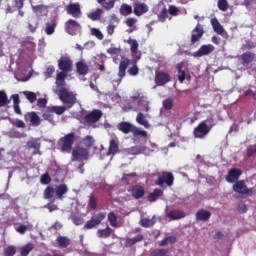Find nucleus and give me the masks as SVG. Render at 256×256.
Listing matches in <instances>:
<instances>
[{
    "label": "nucleus",
    "mask_w": 256,
    "mask_h": 256,
    "mask_svg": "<svg viewBox=\"0 0 256 256\" xmlns=\"http://www.w3.org/2000/svg\"><path fill=\"white\" fill-rule=\"evenodd\" d=\"M141 227H144L145 229H149V227H153L155 225V222L149 218H142L140 220Z\"/></svg>",
    "instance_id": "09e8293b"
},
{
    "label": "nucleus",
    "mask_w": 256,
    "mask_h": 256,
    "mask_svg": "<svg viewBox=\"0 0 256 256\" xmlns=\"http://www.w3.org/2000/svg\"><path fill=\"white\" fill-rule=\"evenodd\" d=\"M232 189L233 192L237 193L238 195H245L246 197H253V195H256L255 188L247 187L244 180H239L234 183Z\"/></svg>",
    "instance_id": "20e7f679"
},
{
    "label": "nucleus",
    "mask_w": 256,
    "mask_h": 256,
    "mask_svg": "<svg viewBox=\"0 0 256 256\" xmlns=\"http://www.w3.org/2000/svg\"><path fill=\"white\" fill-rule=\"evenodd\" d=\"M34 248L33 244L28 243L25 246L21 248L20 255L21 256H27L29 255V252Z\"/></svg>",
    "instance_id": "603ef678"
},
{
    "label": "nucleus",
    "mask_w": 256,
    "mask_h": 256,
    "mask_svg": "<svg viewBox=\"0 0 256 256\" xmlns=\"http://www.w3.org/2000/svg\"><path fill=\"white\" fill-rule=\"evenodd\" d=\"M211 219V212L205 209H200L196 212V221H209Z\"/></svg>",
    "instance_id": "b1692460"
},
{
    "label": "nucleus",
    "mask_w": 256,
    "mask_h": 256,
    "mask_svg": "<svg viewBox=\"0 0 256 256\" xmlns=\"http://www.w3.org/2000/svg\"><path fill=\"white\" fill-rule=\"evenodd\" d=\"M56 241L62 249H67V246L71 245V240L67 236H58Z\"/></svg>",
    "instance_id": "473e14b6"
},
{
    "label": "nucleus",
    "mask_w": 256,
    "mask_h": 256,
    "mask_svg": "<svg viewBox=\"0 0 256 256\" xmlns=\"http://www.w3.org/2000/svg\"><path fill=\"white\" fill-rule=\"evenodd\" d=\"M136 123H138V125H142L143 127H145V129H149L150 127L149 121H147L145 115L141 112L138 113L136 116Z\"/></svg>",
    "instance_id": "72a5a7b5"
},
{
    "label": "nucleus",
    "mask_w": 256,
    "mask_h": 256,
    "mask_svg": "<svg viewBox=\"0 0 256 256\" xmlns=\"http://www.w3.org/2000/svg\"><path fill=\"white\" fill-rule=\"evenodd\" d=\"M168 12L173 17H177V15H179V8H177L176 6L170 5Z\"/></svg>",
    "instance_id": "774afa93"
},
{
    "label": "nucleus",
    "mask_w": 256,
    "mask_h": 256,
    "mask_svg": "<svg viewBox=\"0 0 256 256\" xmlns=\"http://www.w3.org/2000/svg\"><path fill=\"white\" fill-rule=\"evenodd\" d=\"M90 33L91 35H93V37H96V39H99V41H103V38H104L103 32H101L99 28H91Z\"/></svg>",
    "instance_id": "3c124183"
},
{
    "label": "nucleus",
    "mask_w": 256,
    "mask_h": 256,
    "mask_svg": "<svg viewBox=\"0 0 256 256\" xmlns=\"http://www.w3.org/2000/svg\"><path fill=\"white\" fill-rule=\"evenodd\" d=\"M175 181V176H173V173L164 171L160 175H158L157 179L155 180V185H158V187H173V183Z\"/></svg>",
    "instance_id": "39448f33"
},
{
    "label": "nucleus",
    "mask_w": 256,
    "mask_h": 256,
    "mask_svg": "<svg viewBox=\"0 0 256 256\" xmlns=\"http://www.w3.org/2000/svg\"><path fill=\"white\" fill-rule=\"evenodd\" d=\"M129 192L131 193L133 199L136 200L143 199V197H145V187L141 185H133Z\"/></svg>",
    "instance_id": "a211bd4d"
},
{
    "label": "nucleus",
    "mask_w": 256,
    "mask_h": 256,
    "mask_svg": "<svg viewBox=\"0 0 256 256\" xmlns=\"http://www.w3.org/2000/svg\"><path fill=\"white\" fill-rule=\"evenodd\" d=\"M171 81V75L166 73L165 71H156L155 74V83L158 87H163V85H167Z\"/></svg>",
    "instance_id": "f8f14e48"
},
{
    "label": "nucleus",
    "mask_w": 256,
    "mask_h": 256,
    "mask_svg": "<svg viewBox=\"0 0 256 256\" xmlns=\"http://www.w3.org/2000/svg\"><path fill=\"white\" fill-rule=\"evenodd\" d=\"M88 207H90L92 211H95V209H97V197H95V194H90Z\"/></svg>",
    "instance_id": "8fccbe9b"
},
{
    "label": "nucleus",
    "mask_w": 256,
    "mask_h": 256,
    "mask_svg": "<svg viewBox=\"0 0 256 256\" xmlns=\"http://www.w3.org/2000/svg\"><path fill=\"white\" fill-rule=\"evenodd\" d=\"M134 126L135 125L130 122L122 121L117 125V129L118 131H121V133H124V135H129V133H132Z\"/></svg>",
    "instance_id": "412c9836"
},
{
    "label": "nucleus",
    "mask_w": 256,
    "mask_h": 256,
    "mask_svg": "<svg viewBox=\"0 0 256 256\" xmlns=\"http://www.w3.org/2000/svg\"><path fill=\"white\" fill-rule=\"evenodd\" d=\"M12 125L14 127H17V129H25L26 125L23 120L16 119L15 121L12 122Z\"/></svg>",
    "instance_id": "0e129e2a"
},
{
    "label": "nucleus",
    "mask_w": 256,
    "mask_h": 256,
    "mask_svg": "<svg viewBox=\"0 0 256 256\" xmlns=\"http://www.w3.org/2000/svg\"><path fill=\"white\" fill-rule=\"evenodd\" d=\"M55 191L58 199H63V196L67 193V191H69V188H67V185L61 184L56 187Z\"/></svg>",
    "instance_id": "e433bc0d"
},
{
    "label": "nucleus",
    "mask_w": 256,
    "mask_h": 256,
    "mask_svg": "<svg viewBox=\"0 0 256 256\" xmlns=\"http://www.w3.org/2000/svg\"><path fill=\"white\" fill-rule=\"evenodd\" d=\"M42 119H44V121H49L50 123L53 122V112H51V108L42 114Z\"/></svg>",
    "instance_id": "680f3d73"
},
{
    "label": "nucleus",
    "mask_w": 256,
    "mask_h": 256,
    "mask_svg": "<svg viewBox=\"0 0 256 256\" xmlns=\"http://www.w3.org/2000/svg\"><path fill=\"white\" fill-rule=\"evenodd\" d=\"M58 68L60 71L71 73L73 71V60L69 56H62L58 60Z\"/></svg>",
    "instance_id": "9b49d317"
},
{
    "label": "nucleus",
    "mask_w": 256,
    "mask_h": 256,
    "mask_svg": "<svg viewBox=\"0 0 256 256\" xmlns=\"http://www.w3.org/2000/svg\"><path fill=\"white\" fill-rule=\"evenodd\" d=\"M112 234H113V230L109 226H107L105 229L97 230V236L100 239H108V237H111Z\"/></svg>",
    "instance_id": "c756f323"
},
{
    "label": "nucleus",
    "mask_w": 256,
    "mask_h": 256,
    "mask_svg": "<svg viewBox=\"0 0 256 256\" xmlns=\"http://www.w3.org/2000/svg\"><path fill=\"white\" fill-rule=\"evenodd\" d=\"M40 183L42 185H49L51 183V176H49V173L42 174L40 177Z\"/></svg>",
    "instance_id": "4d7b16f0"
},
{
    "label": "nucleus",
    "mask_w": 256,
    "mask_h": 256,
    "mask_svg": "<svg viewBox=\"0 0 256 256\" xmlns=\"http://www.w3.org/2000/svg\"><path fill=\"white\" fill-rule=\"evenodd\" d=\"M68 107L67 106H52L50 107V111L52 113H56V115H63L65 111H67Z\"/></svg>",
    "instance_id": "37998d69"
},
{
    "label": "nucleus",
    "mask_w": 256,
    "mask_h": 256,
    "mask_svg": "<svg viewBox=\"0 0 256 256\" xmlns=\"http://www.w3.org/2000/svg\"><path fill=\"white\" fill-rule=\"evenodd\" d=\"M168 17H169V11L167 10V8H163V10L158 14V21L160 23H165Z\"/></svg>",
    "instance_id": "de8ad7c7"
},
{
    "label": "nucleus",
    "mask_w": 256,
    "mask_h": 256,
    "mask_svg": "<svg viewBox=\"0 0 256 256\" xmlns=\"http://www.w3.org/2000/svg\"><path fill=\"white\" fill-rule=\"evenodd\" d=\"M205 34V30H203V25L197 24L195 29L192 30L191 34V44L195 45V43L199 42L201 40V37Z\"/></svg>",
    "instance_id": "ddd939ff"
},
{
    "label": "nucleus",
    "mask_w": 256,
    "mask_h": 256,
    "mask_svg": "<svg viewBox=\"0 0 256 256\" xmlns=\"http://www.w3.org/2000/svg\"><path fill=\"white\" fill-rule=\"evenodd\" d=\"M177 243V237L175 236H168L165 237L163 240L160 241V247H165V245Z\"/></svg>",
    "instance_id": "79ce46f5"
},
{
    "label": "nucleus",
    "mask_w": 256,
    "mask_h": 256,
    "mask_svg": "<svg viewBox=\"0 0 256 256\" xmlns=\"http://www.w3.org/2000/svg\"><path fill=\"white\" fill-rule=\"evenodd\" d=\"M102 117L103 111H101L100 109H94L84 116V121L87 123V125H93L95 123H98V121H101Z\"/></svg>",
    "instance_id": "0eeeda50"
},
{
    "label": "nucleus",
    "mask_w": 256,
    "mask_h": 256,
    "mask_svg": "<svg viewBox=\"0 0 256 256\" xmlns=\"http://www.w3.org/2000/svg\"><path fill=\"white\" fill-rule=\"evenodd\" d=\"M76 73L85 77L89 73V65L85 61L81 60L76 63Z\"/></svg>",
    "instance_id": "4be33fe9"
},
{
    "label": "nucleus",
    "mask_w": 256,
    "mask_h": 256,
    "mask_svg": "<svg viewBox=\"0 0 256 256\" xmlns=\"http://www.w3.org/2000/svg\"><path fill=\"white\" fill-rule=\"evenodd\" d=\"M132 135L133 137H143L144 139H147V131L137 127V126H133L132 128Z\"/></svg>",
    "instance_id": "c9c22d12"
},
{
    "label": "nucleus",
    "mask_w": 256,
    "mask_h": 256,
    "mask_svg": "<svg viewBox=\"0 0 256 256\" xmlns=\"http://www.w3.org/2000/svg\"><path fill=\"white\" fill-rule=\"evenodd\" d=\"M129 75L132 77H135L136 75H139V67H137V64L133 65L128 69Z\"/></svg>",
    "instance_id": "69168bd1"
},
{
    "label": "nucleus",
    "mask_w": 256,
    "mask_h": 256,
    "mask_svg": "<svg viewBox=\"0 0 256 256\" xmlns=\"http://www.w3.org/2000/svg\"><path fill=\"white\" fill-rule=\"evenodd\" d=\"M100 5L106 11H111V9H113L115 7V0H110L109 2H102V4H100Z\"/></svg>",
    "instance_id": "13d9d810"
},
{
    "label": "nucleus",
    "mask_w": 256,
    "mask_h": 256,
    "mask_svg": "<svg viewBox=\"0 0 256 256\" xmlns=\"http://www.w3.org/2000/svg\"><path fill=\"white\" fill-rule=\"evenodd\" d=\"M55 29H57V20L54 19L45 23L44 32L46 35H53V33H55Z\"/></svg>",
    "instance_id": "a878e982"
},
{
    "label": "nucleus",
    "mask_w": 256,
    "mask_h": 256,
    "mask_svg": "<svg viewBox=\"0 0 256 256\" xmlns=\"http://www.w3.org/2000/svg\"><path fill=\"white\" fill-rule=\"evenodd\" d=\"M213 127H215V120L213 118L201 121L193 130L195 139H205Z\"/></svg>",
    "instance_id": "f257e3e1"
},
{
    "label": "nucleus",
    "mask_w": 256,
    "mask_h": 256,
    "mask_svg": "<svg viewBox=\"0 0 256 256\" xmlns=\"http://www.w3.org/2000/svg\"><path fill=\"white\" fill-rule=\"evenodd\" d=\"M133 13L136 17H141L145 13H149V6L143 2H135L133 4Z\"/></svg>",
    "instance_id": "2eb2a0df"
},
{
    "label": "nucleus",
    "mask_w": 256,
    "mask_h": 256,
    "mask_svg": "<svg viewBox=\"0 0 256 256\" xmlns=\"http://www.w3.org/2000/svg\"><path fill=\"white\" fill-rule=\"evenodd\" d=\"M131 63V60L129 58H122L118 67V77L119 79H123L125 75H127V68L129 67V64Z\"/></svg>",
    "instance_id": "6ab92c4d"
},
{
    "label": "nucleus",
    "mask_w": 256,
    "mask_h": 256,
    "mask_svg": "<svg viewBox=\"0 0 256 256\" xmlns=\"http://www.w3.org/2000/svg\"><path fill=\"white\" fill-rule=\"evenodd\" d=\"M185 216H186L185 211H182V210H171L166 214V217H168V219H171V221L184 219Z\"/></svg>",
    "instance_id": "5701e85b"
},
{
    "label": "nucleus",
    "mask_w": 256,
    "mask_h": 256,
    "mask_svg": "<svg viewBox=\"0 0 256 256\" xmlns=\"http://www.w3.org/2000/svg\"><path fill=\"white\" fill-rule=\"evenodd\" d=\"M108 151L110 155H117V152L119 151V144L115 139L110 140Z\"/></svg>",
    "instance_id": "ea45409f"
},
{
    "label": "nucleus",
    "mask_w": 256,
    "mask_h": 256,
    "mask_svg": "<svg viewBox=\"0 0 256 256\" xmlns=\"http://www.w3.org/2000/svg\"><path fill=\"white\" fill-rule=\"evenodd\" d=\"M69 72H65L61 70L60 72L57 73L56 75V85L57 87H65V80L68 77Z\"/></svg>",
    "instance_id": "393cba45"
},
{
    "label": "nucleus",
    "mask_w": 256,
    "mask_h": 256,
    "mask_svg": "<svg viewBox=\"0 0 256 256\" xmlns=\"http://www.w3.org/2000/svg\"><path fill=\"white\" fill-rule=\"evenodd\" d=\"M133 101H138V105L141 111H146V113H149L151 108L149 107V101H147V98L145 96H132Z\"/></svg>",
    "instance_id": "aec40b11"
},
{
    "label": "nucleus",
    "mask_w": 256,
    "mask_h": 256,
    "mask_svg": "<svg viewBox=\"0 0 256 256\" xmlns=\"http://www.w3.org/2000/svg\"><path fill=\"white\" fill-rule=\"evenodd\" d=\"M212 51H215L214 45L204 44L196 52L192 53V57H205V55H211Z\"/></svg>",
    "instance_id": "4468645a"
},
{
    "label": "nucleus",
    "mask_w": 256,
    "mask_h": 256,
    "mask_svg": "<svg viewBox=\"0 0 256 256\" xmlns=\"http://www.w3.org/2000/svg\"><path fill=\"white\" fill-rule=\"evenodd\" d=\"M75 132L68 133L58 140V147L62 153H71L75 144Z\"/></svg>",
    "instance_id": "7ed1b4c3"
},
{
    "label": "nucleus",
    "mask_w": 256,
    "mask_h": 256,
    "mask_svg": "<svg viewBox=\"0 0 256 256\" xmlns=\"http://www.w3.org/2000/svg\"><path fill=\"white\" fill-rule=\"evenodd\" d=\"M211 25L214 29V32L217 33V35H222V33H225V28L219 23V20L217 18H214L211 20Z\"/></svg>",
    "instance_id": "7c9ffc66"
},
{
    "label": "nucleus",
    "mask_w": 256,
    "mask_h": 256,
    "mask_svg": "<svg viewBox=\"0 0 256 256\" xmlns=\"http://www.w3.org/2000/svg\"><path fill=\"white\" fill-rule=\"evenodd\" d=\"M64 29L68 35H77V32L81 31V24L74 19H68L64 23Z\"/></svg>",
    "instance_id": "1a4fd4ad"
},
{
    "label": "nucleus",
    "mask_w": 256,
    "mask_h": 256,
    "mask_svg": "<svg viewBox=\"0 0 256 256\" xmlns=\"http://www.w3.org/2000/svg\"><path fill=\"white\" fill-rule=\"evenodd\" d=\"M167 255V250L165 249H155L151 252V256H165Z\"/></svg>",
    "instance_id": "338daca9"
},
{
    "label": "nucleus",
    "mask_w": 256,
    "mask_h": 256,
    "mask_svg": "<svg viewBox=\"0 0 256 256\" xmlns=\"http://www.w3.org/2000/svg\"><path fill=\"white\" fill-rule=\"evenodd\" d=\"M17 253V247L8 246L4 249V256H14Z\"/></svg>",
    "instance_id": "5fc2aeb1"
},
{
    "label": "nucleus",
    "mask_w": 256,
    "mask_h": 256,
    "mask_svg": "<svg viewBox=\"0 0 256 256\" xmlns=\"http://www.w3.org/2000/svg\"><path fill=\"white\" fill-rule=\"evenodd\" d=\"M218 9L220 11H227V9H229V3L227 0H218Z\"/></svg>",
    "instance_id": "052dcab7"
},
{
    "label": "nucleus",
    "mask_w": 256,
    "mask_h": 256,
    "mask_svg": "<svg viewBox=\"0 0 256 256\" xmlns=\"http://www.w3.org/2000/svg\"><path fill=\"white\" fill-rule=\"evenodd\" d=\"M31 9L33 11V13H35V15H37L38 17H43V15H45V13H47V6L46 5H31Z\"/></svg>",
    "instance_id": "bb28decb"
},
{
    "label": "nucleus",
    "mask_w": 256,
    "mask_h": 256,
    "mask_svg": "<svg viewBox=\"0 0 256 256\" xmlns=\"http://www.w3.org/2000/svg\"><path fill=\"white\" fill-rule=\"evenodd\" d=\"M243 175V171L239 168H231L226 175L227 183H236L239 181V177Z\"/></svg>",
    "instance_id": "f3484780"
},
{
    "label": "nucleus",
    "mask_w": 256,
    "mask_h": 256,
    "mask_svg": "<svg viewBox=\"0 0 256 256\" xmlns=\"http://www.w3.org/2000/svg\"><path fill=\"white\" fill-rule=\"evenodd\" d=\"M159 197H163V190L156 188L152 193L148 194L147 201L150 203H155Z\"/></svg>",
    "instance_id": "cd10ccee"
},
{
    "label": "nucleus",
    "mask_w": 256,
    "mask_h": 256,
    "mask_svg": "<svg viewBox=\"0 0 256 256\" xmlns=\"http://www.w3.org/2000/svg\"><path fill=\"white\" fill-rule=\"evenodd\" d=\"M130 155H141V153H145V147L143 146H133L129 149Z\"/></svg>",
    "instance_id": "a18cd8bd"
},
{
    "label": "nucleus",
    "mask_w": 256,
    "mask_h": 256,
    "mask_svg": "<svg viewBox=\"0 0 256 256\" xmlns=\"http://www.w3.org/2000/svg\"><path fill=\"white\" fill-rule=\"evenodd\" d=\"M108 221L111 227H117V215L114 212L108 214Z\"/></svg>",
    "instance_id": "6e6d98bb"
},
{
    "label": "nucleus",
    "mask_w": 256,
    "mask_h": 256,
    "mask_svg": "<svg viewBox=\"0 0 256 256\" xmlns=\"http://www.w3.org/2000/svg\"><path fill=\"white\" fill-rule=\"evenodd\" d=\"M44 199H53L55 195V188L52 186H47L46 189L44 190Z\"/></svg>",
    "instance_id": "c03bdc74"
},
{
    "label": "nucleus",
    "mask_w": 256,
    "mask_h": 256,
    "mask_svg": "<svg viewBox=\"0 0 256 256\" xmlns=\"http://www.w3.org/2000/svg\"><path fill=\"white\" fill-rule=\"evenodd\" d=\"M102 14L103 9L97 8L95 11L88 14V19H91V21H99V19H101Z\"/></svg>",
    "instance_id": "58836bf2"
},
{
    "label": "nucleus",
    "mask_w": 256,
    "mask_h": 256,
    "mask_svg": "<svg viewBox=\"0 0 256 256\" xmlns=\"http://www.w3.org/2000/svg\"><path fill=\"white\" fill-rule=\"evenodd\" d=\"M28 149H34L33 155H37L39 153V149H41V144L37 142V140H29L27 142Z\"/></svg>",
    "instance_id": "4c0bfd02"
},
{
    "label": "nucleus",
    "mask_w": 256,
    "mask_h": 256,
    "mask_svg": "<svg viewBox=\"0 0 256 256\" xmlns=\"http://www.w3.org/2000/svg\"><path fill=\"white\" fill-rule=\"evenodd\" d=\"M23 95H25L29 103H35L37 101V94H35L34 92L24 91Z\"/></svg>",
    "instance_id": "49530a36"
},
{
    "label": "nucleus",
    "mask_w": 256,
    "mask_h": 256,
    "mask_svg": "<svg viewBox=\"0 0 256 256\" xmlns=\"http://www.w3.org/2000/svg\"><path fill=\"white\" fill-rule=\"evenodd\" d=\"M89 160V149L81 146L72 150V161H87Z\"/></svg>",
    "instance_id": "423d86ee"
},
{
    "label": "nucleus",
    "mask_w": 256,
    "mask_h": 256,
    "mask_svg": "<svg viewBox=\"0 0 256 256\" xmlns=\"http://www.w3.org/2000/svg\"><path fill=\"white\" fill-rule=\"evenodd\" d=\"M241 61L243 65H249V63H253L255 61V53L253 52H245L241 55Z\"/></svg>",
    "instance_id": "c85d7f7f"
},
{
    "label": "nucleus",
    "mask_w": 256,
    "mask_h": 256,
    "mask_svg": "<svg viewBox=\"0 0 256 256\" xmlns=\"http://www.w3.org/2000/svg\"><path fill=\"white\" fill-rule=\"evenodd\" d=\"M107 214L105 212H100L94 216L90 220L86 222L84 225V229H93L94 227H97V225H101V222L105 219Z\"/></svg>",
    "instance_id": "9d476101"
},
{
    "label": "nucleus",
    "mask_w": 256,
    "mask_h": 256,
    "mask_svg": "<svg viewBox=\"0 0 256 256\" xmlns=\"http://www.w3.org/2000/svg\"><path fill=\"white\" fill-rule=\"evenodd\" d=\"M57 94L61 102L67 105L68 109H71L77 103V93L67 88H60Z\"/></svg>",
    "instance_id": "f03ea898"
},
{
    "label": "nucleus",
    "mask_w": 256,
    "mask_h": 256,
    "mask_svg": "<svg viewBox=\"0 0 256 256\" xmlns=\"http://www.w3.org/2000/svg\"><path fill=\"white\" fill-rule=\"evenodd\" d=\"M120 15H123V17H127L128 15H131L133 13V7L131 5L123 3L120 6Z\"/></svg>",
    "instance_id": "f704fd0d"
},
{
    "label": "nucleus",
    "mask_w": 256,
    "mask_h": 256,
    "mask_svg": "<svg viewBox=\"0 0 256 256\" xmlns=\"http://www.w3.org/2000/svg\"><path fill=\"white\" fill-rule=\"evenodd\" d=\"M127 43H128V45H130V51H131L132 55H137V53H139V42H137L133 38H129L127 40Z\"/></svg>",
    "instance_id": "2f4dec72"
},
{
    "label": "nucleus",
    "mask_w": 256,
    "mask_h": 256,
    "mask_svg": "<svg viewBox=\"0 0 256 256\" xmlns=\"http://www.w3.org/2000/svg\"><path fill=\"white\" fill-rule=\"evenodd\" d=\"M27 229H29V230L33 229V225H31V224H29V225H27V226H25V225H20V226L16 229V231H17V233H20V235H25V233L27 232Z\"/></svg>",
    "instance_id": "bf43d9fd"
},
{
    "label": "nucleus",
    "mask_w": 256,
    "mask_h": 256,
    "mask_svg": "<svg viewBox=\"0 0 256 256\" xmlns=\"http://www.w3.org/2000/svg\"><path fill=\"white\" fill-rule=\"evenodd\" d=\"M24 121L30 123L33 127H39L41 125V117L37 115V112H28L24 115Z\"/></svg>",
    "instance_id": "dca6fc26"
},
{
    "label": "nucleus",
    "mask_w": 256,
    "mask_h": 256,
    "mask_svg": "<svg viewBox=\"0 0 256 256\" xmlns=\"http://www.w3.org/2000/svg\"><path fill=\"white\" fill-rule=\"evenodd\" d=\"M82 143L87 149H91V147L95 145V139L93 138V136L87 135L82 139Z\"/></svg>",
    "instance_id": "a19ab883"
},
{
    "label": "nucleus",
    "mask_w": 256,
    "mask_h": 256,
    "mask_svg": "<svg viewBox=\"0 0 256 256\" xmlns=\"http://www.w3.org/2000/svg\"><path fill=\"white\" fill-rule=\"evenodd\" d=\"M67 15H71L74 19H81L83 12L81 11L80 3H71L66 6Z\"/></svg>",
    "instance_id": "6e6552de"
},
{
    "label": "nucleus",
    "mask_w": 256,
    "mask_h": 256,
    "mask_svg": "<svg viewBox=\"0 0 256 256\" xmlns=\"http://www.w3.org/2000/svg\"><path fill=\"white\" fill-rule=\"evenodd\" d=\"M9 103V99L7 98V93L4 90L0 91V107H5Z\"/></svg>",
    "instance_id": "864d4df0"
},
{
    "label": "nucleus",
    "mask_w": 256,
    "mask_h": 256,
    "mask_svg": "<svg viewBox=\"0 0 256 256\" xmlns=\"http://www.w3.org/2000/svg\"><path fill=\"white\" fill-rule=\"evenodd\" d=\"M163 107L166 111H171V109H173V100L171 98L164 100Z\"/></svg>",
    "instance_id": "e2e57ef3"
}]
</instances>
